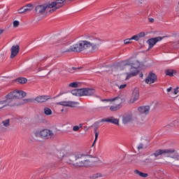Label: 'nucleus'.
Wrapping results in <instances>:
<instances>
[{"label":"nucleus","mask_w":179,"mask_h":179,"mask_svg":"<svg viewBox=\"0 0 179 179\" xmlns=\"http://www.w3.org/2000/svg\"><path fill=\"white\" fill-rule=\"evenodd\" d=\"M154 160L150 159V158H147L143 161V163H146L148 164V163H153Z\"/></svg>","instance_id":"nucleus-38"},{"label":"nucleus","mask_w":179,"mask_h":179,"mask_svg":"<svg viewBox=\"0 0 179 179\" xmlns=\"http://www.w3.org/2000/svg\"><path fill=\"white\" fill-rule=\"evenodd\" d=\"M94 131H95V140H94L92 145H94V143H96V141H97V138H99V133L97 132V127L94 128Z\"/></svg>","instance_id":"nucleus-32"},{"label":"nucleus","mask_w":179,"mask_h":179,"mask_svg":"<svg viewBox=\"0 0 179 179\" xmlns=\"http://www.w3.org/2000/svg\"><path fill=\"white\" fill-rule=\"evenodd\" d=\"M57 104L59 106H64V107H71L73 108H75L76 105L79 104V103L71 101H64L62 102H58Z\"/></svg>","instance_id":"nucleus-11"},{"label":"nucleus","mask_w":179,"mask_h":179,"mask_svg":"<svg viewBox=\"0 0 179 179\" xmlns=\"http://www.w3.org/2000/svg\"><path fill=\"white\" fill-rule=\"evenodd\" d=\"M132 98L134 101H136L139 99V88H135L133 91Z\"/></svg>","instance_id":"nucleus-18"},{"label":"nucleus","mask_w":179,"mask_h":179,"mask_svg":"<svg viewBox=\"0 0 179 179\" xmlns=\"http://www.w3.org/2000/svg\"><path fill=\"white\" fill-rule=\"evenodd\" d=\"M122 66H124V68H127V66H128V65H131V64L127 62H123L122 63Z\"/></svg>","instance_id":"nucleus-44"},{"label":"nucleus","mask_w":179,"mask_h":179,"mask_svg":"<svg viewBox=\"0 0 179 179\" xmlns=\"http://www.w3.org/2000/svg\"><path fill=\"white\" fill-rule=\"evenodd\" d=\"M103 44V39L96 36H87L84 41H80L78 43H75L70 46L69 48L63 50V52H82L86 50L90 51H96L101 47Z\"/></svg>","instance_id":"nucleus-1"},{"label":"nucleus","mask_w":179,"mask_h":179,"mask_svg":"<svg viewBox=\"0 0 179 179\" xmlns=\"http://www.w3.org/2000/svg\"><path fill=\"white\" fill-rule=\"evenodd\" d=\"M20 50V47L19 46V45H13L10 49V51H11L10 58H15V57L17 55V53L19 52Z\"/></svg>","instance_id":"nucleus-14"},{"label":"nucleus","mask_w":179,"mask_h":179,"mask_svg":"<svg viewBox=\"0 0 179 179\" xmlns=\"http://www.w3.org/2000/svg\"><path fill=\"white\" fill-rule=\"evenodd\" d=\"M96 90L93 88H82V96H93Z\"/></svg>","instance_id":"nucleus-12"},{"label":"nucleus","mask_w":179,"mask_h":179,"mask_svg":"<svg viewBox=\"0 0 179 179\" xmlns=\"http://www.w3.org/2000/svg\"><path fill=\"white\" fill-rule=\"evenodd\" d=\"M18 13L22 14V13H26V10H24V7H22L18 10Z\"/></svg>","instance_id":"nucleus-41"},{"label":"nucleus","mask_w":179,"mask_h":179,"mask_svg":"<svg viewBox=\"0 0 179 179\" xmlns=\"http://www.w3.org/2000/svg\"><path fill=\"white\" fill-rule=\"evenodd\" d=\"M134 68H135V71L130 70L131 73H127L126 80H128L130 78H132V76H136L138 75V69L139 68V64H137L136 66H135Z\"/></svg>","instance_id":"nucleus-17"},{"label":"nucleus","mask_w":179,"mask_h":179,"mask_svg":"<svg viewBox=\"0 0 179 179\" xmlns=\"http://www.w3.org/2000/svg\"><path fill=\"white\" fill-rule=\"evenodd\" d=\"M60 8H62V6H59L55 7L54 8L49 10V13H52L55 12V10H57V9H59Z\"/></svg>","instance_id":"nucleus-35"},{"label":"nucleus","mask_w":179,"mask_h":179,"mask_svg":"<svg viewBox=\"0 0 179 179\" xmlns=\"http://www.w3.org/2000/svg\"><path fill=\"white\" fill-rule=\"evenodd\" d=\"M132 162H134V160H133V159H131L130 163H132Z\"/></svg>","instance_id":"nucleus-58"},{"label":"nucleus","mask_w":179,"mask_h":179,"mask_svg":"<svg viewBox=\"0 0 179 179\" xmlns=\"http://www.w3.org/2000/svg\"><path fill=\"white\" fill-rule=\"evenodd\" d=\"M34 135L36 138H41V139H51L55 138V133L52 132V130L47 129L37 131L34 133Z\"/></svg>","instance_id":"nucleus-5"},{"label":"nucleus","mask_w":179,"mask_h":179,"mask_svg":"<svg viewBox=\"0 0 179 179\" xmlns=\"http://www.w3.org/2000/svg\"><path fill=\"white\" fill-rule=\"evenodd\" d=\"M126 86H127V84H123V85H118V87L121 90H122V89H125Z\"/></svg>","instance_id":"nucleus-45"},{"label":"nucleus","mask_w":179,"mask_h":179,"mask_svg":"<svg viewBox=\"0 0 179 179\" xmlns=\"http://www.w3.org/2000/svg\"><path fill=\"white\" fill-rule=\"evenodd\" d=\"M79 129H80V127H79V126H74L73 127V131H74L75 132H77V131H79Z\"/></svg>","instance_id":"nucleus-43"},{"label":"nucleus","mask_w":179,"mask_h":179,"mask_svg":"<svg viewBox=\"0 0 179 179\" xmlns=\"http://www.w3.org/2000/svg\"><path fill=\"white\" fill-rule=\"evenodd\" d=\"M163 155L171 159L169 162H167L168 164H171V166H173V167L179 169V152L176 150V149H159L151 155V156H155V157Z\"/></svg>","instance_id":"nucleus-3"},{"label":"nucleus","mask_w":179,"mask_h":179,"mask_svg":"<svg viewBox=\"0 0 179 179\" xmlns=\"http://www.w3.org/2000/svg\"><path fill=\"white\" fill-rule=\"evenodd\" d=\"M108 122L115 124V125H120V120L118 119H115L114 117H108Z\"/></svg>","instance_id":"nucleus-22"},{"label":"nucleus","mask_w":179,"mask_h":179,"mask_svg":"<svg viewBox=\"0 0 179 179\" xmlns=\"http://www.w3.org/2000/svg\"><path fill=\"white\" fill-rule=\"evenodd\" d=\"M46 6V9H52V8H57V3H55V1H52L51 3H45Z\"/></svg>","instance_id":"nucleus-25"},{"label":"nucleus","mask_w":179,"mask_h":179,"mask_svg":"<svg viewBox=\"0 0 179 179\" xmlns=\"http://www.w3.org/2000/svg\"><path fill=\"white\" fill-rule=\"evenodd\" d=\"M175 122L176 124V127H179V118L178 120H176Z\"/></svg>","instance_id":"nucleus-50"},{"label":"nucleus","mask_w":179,"mask_h":179,"mask_svg":"<svg viewBox=\"0 0 179 179\" xmlns=\"http://www.w3.org/2000/svg\"><path fill=\"white\" fill-rule=\"evenodd\" d=\"M26 13H29L33 10L34 6L31 3H29L27 6H23Z\"/></svg>","instance_id":"nucleus-20"},{"label":"nucleus","mask_w":179,"mask_h":179,"mask_svg":"<svg viewBox=\"0 0 179 179\" xmlns=\"http://www.w3.org/2000/svg\"><path fill=\"white\" fill-rule=\"evenodd\" d=\"M13 27H19V24H20V22L19 21L15 20L13 22Z\"/></svg>","instance_id":"nucleus-39"},{"label":"nucleus","mask_w":179,"mask_h":179,"mask_svg":"<svg viewBox=\"0 0 179 179\" xmlns=\"http://www.w3.org/2000/svg\"><path fill=\"white\" fill-rule=\"evenodd\" d=\"M69 87H79V85L76 82L71 83L69 85Z\"/></svg>","instance_id":"nucleus-33"},{"label":"nucleus","mask_w":179,"mask_h":179,"mask_svg":"<svg viewBox=\"0 0 179 179\" xmlns=\"http://www.w3.org/2000/svg\"><path fill=\"white\" fill-rule=\"evenodd\" d=\"M71 94H73V96H78V97H82V88L71 90Z\"/></svg>","instance_id":"nucleus-21"},{"label":"nucleus","mask_w":179,"mask_h":179,"mask_svg":"<svg viewBox=\"0 0 179 179\" xmlns=\"http://www.w3.org/2000/svg\"><path fill=\"white\" fill-rule=\"evenodd\" d=\"M66 37H62L59 38L57 41H56L55 44L57 45H64L66 43Z\"/></svg>","instance_id":"nucleus-19"},{"label":"nucleus","mask_w":179,"mask_h":179,"mask_svg":"<svg viewBox=\"0 0 179 179\" xmlns=\"http://www.w3.org/2000/svg\"><path fill=\"white\" fill-rule=\"evenodd\" d=\"M138 64L139 65V62H136V64H132L131 65L130 71H135V66H136V65H138Z\"/></svg>","instance_id":"nucleus-36"},{"label":"nucleus","mask_w":179,"mask_h":179,"mask_svg":"<svg viewBox=\"0 0 179 179\" xmlns=\"http://www.w3.org/2000/svg\"><path fill=\"white\" fill-rule=\"evenodd\" d=\"M137 113L138 114V116L141 117V120L137 121V124L142 125V124L145 122V118L143 117H146V115H148V114L150 113V106H140L137 109Z\"/></svg>","instance_id":"nucleus-6"},{"label":"nucleus","mask_w":179,"mask_h":179,"mask_svg":"<svg viewBox=\"0 0 179 179\" xmlns=\"http://www.w3.org/2000/svg\"><path fill=\"white\" fill-rule=\"evenodd\" d=\"M131 41H132V39H131V38L124 39V44H126V45L127 44H131V43H132Z\"/></svg>","instance_id":"nucleus-37"},{"label":"nucleus","mask_w":179,"mask_h":179,"mask_svg":"<svg viewBox=\"0 0 179 179\" xmlns=\"http://www.w3.org/2000/svg\"><path fill=\"white\" fill-rule=\"evenodd\" d=\"M106 108H107V106L97 108L96 110H106Z\"/></svg>","instance_id":"nucleus-49"},{"label":"nucleus","mask_w":179,"mask_h":179,"mask_svg":"<svg viewBox=\"0 0 179 179\" xmlns=\"http://www.w3.org/2000/svg\"><path fill=\"white\" fill-rule=\"evenodd\" d=\"M72 69H73V70H76V68H75V67H73V68H72Z\"/></svg>","instance_id":"nucleus-57"},{"label":"nucleus","mask_w":179,"mask_h":179,"mask_svg":"<svg viewBox=\"0 0 179 179\" xmlns=\"http://www.w3.org/2000/svg\"><path fill=\"white\" fill-rule=\"evenodd\" d=\"M101 122H108V117L101 120Z\"/></svg>","instance_id":"nucleus-48"},{"label":"nucleus","mask_w":179,"mask_h":179,"mask_svg":"<svg viewBox=\"0 0 179 179\" xmlns=\"http://www.w3.org/2000/svg\"><path fill=\"white\" fill-rule=\"evenodd\" d=\"M27 96V94L22 90H14L6 95V100L0 101V110L4 107H17L23 106V103L20 102V99H23Z\"/></svg>","instance_id":"nucleus-2"},{"label":"nucleus","mask_w":179,"mask_h":179,"mask_svg":"<svg viewBox=\"0 0 179 179\" xmlns=\"http://www.w3.org/2000/svg\"><path fill=\"white\" fill-rule=\"evenodd\" d=\"M16 82H18V83H20L21 85H24L25 83H27V78L20 77L15 80Z\"/></svg>","instance_id":"nucleus-23"},{"label":"nucleus","mask_w":179,"mask_h":179,"mask_svg":"<svg viewBox=\"0 0 179 179\" xmlns=\"http://www.w3.org/2000/svg\"><path fill=\"white\" fill-rule=\"evenodd\" d=\"M47 11V6L45 3L38 5L35 7V12L36 15L38 16H43L45 15V12Z\"/></svg>","instance_id":"nucleus-8"},{"label":"nucleus","mask_w":179,"mask_h":179,"mask_svg":"<svg viewBox=\"0 0 179 179\" xmlns=\"http://www.w3.org/2000/svg\"><path fill=\"white\" fill-rule=\"evenodd\" d=\"M66 1H72V0H66Z\"/></svg>","instance_id":"nucleus-61"},{"label":"nucleus","mask_w":179,"mask_h":179,"mask_svg":"<svg viewBox=\"0 0 179 179\" xmlns=\"http://www.w3.org/2000/svg\"><path fill=\"white\" fill-rule=\"evenodd\" d=\"M3 31H5V30H3V29H0V35L2 34V33H3Z\"/></svg>","instance_id":"nucleus-55"},{"label":"nucleus","mask_w":179,"mask_h":179,"mask_svg":"<svg viewBox=\"0 0 179 179\" xmlns=\"http://www.w3.org/2000/svg\"><path fill=\"white\" fill-rule=\"evenodd\" d=\"M141 149H143V144L140 143L138 146V150H141Z\"/></svg>","instance_id":"nucleus-47"},{"label":"nucleus","mask_w":179,"mask_h":179,"mask_svg":"<svg viewBox=\"0 0 179 179\" xmlns=\"http://www.w3.org/2000/svg\"><path fill=\"white\" fill-rule=\"evenodd\" d=\"M95 159H96V160H99V157H95Z\"/></svg>","instance_id":"nucleus-59"},{"label":"nucleus","mask_w":179,"mask_h":179,"mask_svg":"<svg viewBox=\"0 0 179 179\" xmlns=\"http://www.w3.org/2000/svg\"><path fill=\"white\" fill-rule=\"evenodd\" d=\"M66 1V0H56L55 2L56 3V6H59L58 5H61L62 3H64V2Z\"/></svg>","instance_id":"nucleus-34"},{"label":"nucleus","mask_w":179,"mask_h":179,"mask_svg":"<svg viewBox=\"0 0 179 179\" xmlns=\"http://www.w3.org/2000/svg\"><path fill=\"white\" fill-rule=\"evenodd\" d=\"M134 173L136 174L137 176H139L140 177H142L143 178H146L148 177V173H145L143 172H141L138 170L136 169L134 171Z\"/></svg>","instance_id":"nucleus-24"},{"label":"nucleus","mask_w":179,"mask_h":179,"mask_svg":"<svg viewBox=\"0 0 179 179\" xmlns=\"http://www.w3.org/2000/svg\"><path fill=\"white\" fill-rule=\"evenodd\" d=\"M103 177V175L101 173H95L92 175L90 178L96 179V178H100Z\"/></svg>","instance_id":"nucleus-30"},{"label":"nucleus","mask_w":179,"mask_h":179,"mask_svg":"<svg viewBox=\"0 0 179 179\" xmlns=\"http://www.w3.org/2000/svg\"><path fill=\"white\" fill-rule=\"evenodd\" d=\"M178 90H179L178 87H177L176 88L173 89V94H178Z\"/></svg>","instance_id":"nucleus-46"},{"label":"nucleus","mask_w":179,"mask_h":179,"mask_svg":"<svg viewBox=\"0 0 179 179\" xmlns=\"http://www.w3.org/2000/svg\"><path fill=\"white\" fill-rule=\"evenodd\" d=\"M140 78H143V73L140 74Z\"/></svg>","instance_id":"nucleus-56"},{"label":"nucleus","mask_w":179,"mask_h":179,"mask_svg":"<svg viewBox=\"0 0 179 179\" xmlns=\"http://www.w3.org/2000/svg\"><path fill=\"white\" fill-rule=\"evenodd\" d=\"M138 118L134 117L132 113H128L122 117V122L123 124H129V122H134V121H136Z\"/></svg>","instance_id":"nucleus-10"},{"label":"nucleus","mask_w":179,"mask_h":179,"mask_svg":"<svg viewBox=\"0 0 179 179\" xmlns=\"http://www.w3.org/2000/svg\"><path fill=\"white\" fill-rule=\"evenodd\" d=\"M166 128H174L176 127H177L176 124V120H172L171 122H169V124H167L166 125Z\"/></svg>","instance_id":"nucleus-26"},{"label":"nucleus","mask_w":179,"mask_h":179,"mask_svg":"<svg viewBox=\"0 0 179 179\" xmlns=\"http://www.w3.org/2000/svg\"><path fill=\"white\" fill-rule=\"evenodd\" d=\"M9 125H10L9 123V119L3 120L0 126V131L1 132H5V131H6V128H8Z\"/></svg>","instance_id":"nucleus-16"},{"label":"nucleus","mask_w":179,"mask_h":179,"mask_svg":"<svg viewBox=\"0 0 179 179\" xmlns=\"http://www.w3.org/2000/svg\"><path fill=\"white\" fill-rule=\"evenodd\" d=\"M34 100L37 103H45V101L50 100V96L47 95L38 96Z\"/></svg>","instance_id":"nucleus-15"},{"label":"nucleus","mask_w":179,"mask_h":179,"mask_svg":"<svg viewBox=\"0 0 179 179\" xmlns=\"http://www.w3.org/2000/svg\"><path fill=\"white\" fill-rule=\"evenodd\" d=\"M171 90H173V87H169V88H168L167 90H166V92H168V93H170V92H171Z\"/></svg>","instance_id":"nucleus-52"},{"label":"nucleus","mask_w":179,"mask_h":179,"mask_svg":"<svg viewBox=\"0 0 179 179\" xmlns=\"http://www.w3.org/2000/svg\"><path fill=\"white\" fill-rule=\"evenodd\" d=\"M163 40V37L157 36L155 38H151L147 41V43L149 45L148 50H152L156 43H159V41H162Z\"/></svg>","instance_id":"nucleus-9"},{"label":"nucleus","mask_w":179,"mask_h":179,"mask_svg":"<svg viewBox=\"0 0 179 179\" xmlns=\"http://www.w3.org/2000/svg\"><path fill=\"white\" fill-rule=\"evenodd\" d=\"M101 101H110L114 106L122 108V95H119L114 99H101Z\"/></svg>","instance_id":"nucleus-7"},{"label":"nucleus","mask_w":179,"mask_h":179,"mask_svg":"<svg viewBox=\"0 0 179 179\" xmlns=\"http://www.w3.org/2000/svg\"><path fill=\"white\" fill-rule=\"evenodd\" d=\"M109 110L112 112L120 111V110H121V108H120V106H117L116 105H113L110 107Z\"/></svg>","instance_id":"nucleus-27"},{"label":"nucleus","mask_w":179,"mask_h":179,"mask_svg":"<svg viewBox=\"0 0 179 179\" xmlns=\"http://www.w3.org/2000/svg\"><path fill=\"white\" fill-rule=\"evenodd\" d=\"M90 162V157L86 155L68 152L66 155V163L74 167H85L89 166Z\"/></svg>","instance_id":"nucleus-4"},{"label":"nucleus","mask_w":179,"mask_h":179,"mask_svg":"<svg viewBox=\"0 0 179 179\" xmlns=\"http://www.w3.org/2000/svg\"><path fill=\"white\" fill-rule=\"evenodd\" d=\"M131 40H135L136 41H139V36H138V34L134 35L131 38Z\"/></svg>","instance_id":"nucleus-40"},{"label":"nucleus","mask_w":179,"mask_h":179,"mask_svg":"<svg viewBox=\"0 0 179 179\" xmlns=\"http://www.w3.org/2000/svg\"><path fill=\"white\" fill-rule=\"evenodd\" d=\"M148 20L150 23H153L155 22V19L153 18H148Z\"/></svg>","instance_id":"nucleus-51"},{"label":"nucleus","mask_w":179,"mask_h":179,"mask_svg":"<svg viewBox=\"0 0 179 179\" xmlns=\"http://www.w3.org/2000/svg\"><path fill=\"white\" fill-rule=\"evenodd\" d=\"M20 100H22V99H19V101H20V103H23L22 104H24V103H34V99H23V101H21Z\"/></svg>","instance_id":"nucleus-29"},{"label":"nucleus","mask_w":179,"mask_h":179,"mask_svg":"<svg viewBox=\"0 0 179 179\" xmlns=\"http://www.w3.org/2000/svg\"><path fill=\"white\" fill-rule=\"evenodd\" d=\"M174 70H166V75L168 76H173Z\"/></svg>","instance_id":"nucleus-31"},{"label":"nucleus","mask_w":179,"mask_h":179,"mask_svg":"<svg viewBox=\"0 0 179 179\" xmlns=\"http://www.w3.org/2000/svg\"><path fill=\"white\" fill-rule=\"evenodd\" d=\"M64 111V109H62V112Z\"/></svg>","instance_id":"nucleus-60"},{"label":"nucleus","mask_w":179,"mask_h":179,"mask_svg":"<svg viewBox=\"0 0 179 179\" xmlns=\"http://www.w3.org/2000/svg\"><path fill=\"white\" fill-rule=\"evenodd\" d=\"M43 113L45 115H51L52 114V110L50 108H44Z\"/></svg>","instance_id":"nucleus-28"},{"label":"nucleus","mask_w":179,"mask_h":179,"mask_svg":"<svg viewBox=\"0 0 179 179\" xmlns=\"http://www.w3.org/2000/svg\"><path fill=\"white\" fill-rule=\"evenodd\" d=\"M143 1V0H137L138 3H141V4H142Z\"/></svg>","instance_id":"nucleus-54"},{"label":"nucleus","mask_w":179,"mask_h":179,"mask_svg":"<svg viewBox=\"0 0 179 179\" xmlns=\"http://www.w3.org/2000/svg\"><path fill=\"white\" fill-rule=\"evenodd\" d=\"M41 71H44V68H39L38 69V72H41Z\"/></svg>","instance_id":"nucleus-53"},{"label":"nucleus","mask_w":179,"mask_h":179,"mask_svg":"<svg viewBox=\"0 0 179 179\" xmlns=\"http://www.w3.org/2000/svg\"><path fill=\"white\" fill-rule=\"evenodd\" d=\"M157 79V76H156V74L153 73H149L148 76L145 79V83H148V85H152V83H155V80Z\"/></svg>","instance_id":"nucleus-13"},{"label":"nucleus","mask_w":179,"mask_h":179,"mask_svg":"<svg viewBox=\"0 0 179 179\" xmlns=\"http://www.w3.org/2000/svg\"><path fill=\"white\" fill-rule=\"evenodd\" d=\"M137 36H138V38H141L142 37H145L146 34L145 32H140L139 34H137Z\"/></svg>","instance_id":"nucleus-42"}]
</instances>
